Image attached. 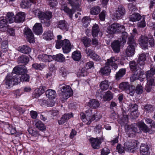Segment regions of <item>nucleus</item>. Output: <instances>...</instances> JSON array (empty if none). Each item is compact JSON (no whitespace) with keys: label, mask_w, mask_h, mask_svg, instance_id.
I'll return each instance as SVG.
<instances>
[{"label":"nucleus","mask_w":155,"mask_h":155,"mask_svg":"<svg viewBox=\"0 0 155 155\" xmlns=\"http://www.w3.org/2000/svg\"><path fill=\"white\" fill-rule=\"evenodd\" d=\"M62 47L63 52L67 54L70 51L72 46L71 45L68 39L63 40H57L56 44V47L57 49H60Z\"/></svg>","instance_id":"nucleus-1"},{"label":"nucleus","mask_w":155,"mask_h":155,"mask_svg":"<svg viewBox=\"0 0 155 155\" xmlns=\"http://www.w3.org/2000/svg\"><path fill=\"white\" fill-rule=\"evenodd\" d=\"M125 30L124 27L118 23H114L108 26L107 28V32L110 34L119 33L124 31Z\"/></svg>","instance_id":"nucleus-2"},{"label":"nucleus","mask_w":155,"mask_h":155,"mask_svg":"<svg viewBox=\"0 0 155 155\" xmlns=\"http://www.w3.org/2000/svg\"><path fill=\"white\" fill-rule=\"evenodd\" d=\"M15 74L14 75L13 74H8L6 76L5 78V84L8 87L17 85L20 83V77Z\"/></svg>","instance_id":"nucleus-3"},{"label":"nucleus","mask_w":155,"mask_h":155,"mask_svg":"<svg viewBox=\"0 0 155 155\" xmlns=\"http://www.w3.org/2000/svg\"><path fill=\"white\" fill-rule=\"evenodd\" d=\"M59 88L62 92L61 98L63 99V101L66 100L72 95L73 92L69 86L66 85L64 84H60Z\"/></svg>","instance_id":"nucleus-4"},{"label":"nucleus","mask_w":155,"mask_h":155,"mask_svg":"<svg viewBox=\"0 0 155 155\" xmlns=\"http://www.w3.org/2000/svg\"><path fill=\"white\" fill-rule=\"evenodd\" d=\"M119 58L117 57H112L107 60L106 65L108 66H110L112 68L115 70L118 68L117 64L120 62Z\"/></svg>","instance_id":"nucleus-5"},{"label":"nucleus","mask_w":155,"mask_h":155,"mask_svg":"<svg viewBox=\"0 0 155 155\" xmlns=\"http://www.w3.org/2000/svg\"><path fill=\"white\" fill-rule=\"evenodd\" d=\"M24 34L28 41L30 43H33L34 40V35L31 30L25 28L24 31Z\"/></svg>","instance_id":"nucleus-6"},{"label":"nucleus","mask_w":155,"mask_h":155,"mask_svg":"<svg viewBox=\"0 0 155 155\" xmlns=\"http://www.w3.org/2000/svg\"><path fill=\"white\" fill-rule=\"evenodd\" d=\"M68 3L73 8L76 9L77 10H81L80 6L81 0H67Z\"/></svg>","instance_id":"nucleus-7"},{"label":"nucleus","mask_w":155,"mask_h":155,"mask_svg":"<svg viewBox=\"0 0 155 155\" xmlns=\"http://www.w3.org/2000/svg\"><path fill=\"white\" fill-rule=\"evenodd\" d=\"M126 13V10L124 7L121 5L118 6L116 11L115 15L117 19H120L124 16Z\"/></svg>","instance_id":"nucleus-8"},{"label":"nucleus","mask_w":155,"mask_h":155,"mask_svg":"<svg viewBox=\"0 0 155 155\" xmlns=\"http://www.w3.org/2000/svg\"><path fill=\"white\" fill-rule=\"evenodd\" d=\"M148 39L146 36L142 35L139 39V44L144 49L148 48Z\"/></svg>","instance_id":"nucleus-9"},{"label":"nucleus","mask_w":155,"mask_h":155,"mask_svg":"<svg viewBox=\"0 0 155 155\" xmlns=\"http://www.w3.org/2000/svg\"><path fill=\"white\" fill-rule=\"evenodd\" d=\"M89 141L93 149H98L100 148L101 143L100 140L97 138H91L89 140Z\"/></svg>","instance_id":"nucleus-10"},{"label":"nucleus","mask_w":155,"mask_h":155,"mask_svg":"<svg viewBox=\"0 0 155 155\" xmlns=\"http://www.w3.org/2000/svg\"><path fill=\"white\" fill-rule=\"evenodd\" d=\"M13 72L15 74H19L21 75L24 73L27 72V70L26 67L24 66L19 65L15 67L13 69Z\"/></svg>","instance_id":"nucleus-11"},{"label":"nucleus","mask_w":155,"mask_h":155,"mask_svg":"<svg viewBox=\"0 0 155 155\" xmlns=\"http://www.w3.org/2000/svg\"><path fill=\"white\" fill-rule=\"evenodd\" d=\"M25 14L24 12H20L17 13L15 17V21L16 23L23 22L25 19Z\"/></svg>","instance_id":"nucleus-12"},{"label":"nucleus","mask_w":155,"mask_h":155,"mask_svg":"<svg viewBox=\"0 0 155 155\" xmlns=\"http://www.w3.org/2000/svg\"><path fill=\"white\" fill-rule=\"evenodd\" d=\"M2 18L0 20V30L3 32H5L8 29V21L4 17H1Z\"/></svg>","instance_id":"nucleus-13"},{"label":"nucleus","mask_w":155,"mask_h":155,"mask_svg":"<svg viewBox=\"0 0 155 155\" xmlns=\"http://www.w3.org/2000/svg\"><path fill=\"white\" fill-rule=\"evenodd\" d=\"M38 58L40 61L43 62H50L52 61V56L45 54L39 55Z\"/></svg>","instance_id":"nucleus-14"},{"label":"nucleus","mask_w":155,"mask_h":155,"mask_svg":"<svg viewBox=\"0 0 155 155\" xmlns=\"http://www.w3.org/2000/svg\"><path fill=\"white\" fill-rule=\"evenodd\" d=\"M57 27L63 31H67L68 29V25L65 20H61L58 22Z\"/></svg>","instance_id":"nucleus-15"},{"label":"nucleus","mask_w":155,"mask_h":155,"mask_svg":"<svg viewBox=\"0 0 155 155\" xmlns=\"http://www.w3.org/2000/svg\"><path fill=\"white\" fill-rule=\"evenodd\" d=\"M33 30L36 35H39L41 34L43 32V30L41 24L40 23H36L33 27Z\"/></svg>","instance_id":"nucleus-16"},{"label":"nucleus","mask_w":155,"mask_h":155,"mask_svg":"<svg viewBox=\"0 0 155 155\" xmlns=\"http://www.w3.org/2000/svg\"><path fill=\"white\" fill-rule=\"evenodd\" d=\"M52 16V13L51 12H48L45 13L41 12L38 17L41 20H44L45 19L47 20H49L51 18Z\"/></svg>","instance_id":"nucleus-17"},{"label":"nucleus","mask_w":155,"mask_h":155,"mask_svg":"<svg viewBox=\"0 0 155 155\" xmlns=\"http://www.w3.org/2000/svg\"><path fill=\"white\" fill-rule=\"evenodd\" d=\"M147 58V54L143 53L139 55L138 59V62L139 65L142 68L145 64Z\"/></svg>","instance_id":"nucleus-18"},{"label":"nucleus","mask_w":155,"mask_h":155,"mask_svg":"<svg viewBox=\"0 0 155 155\" xmlns=\"http://www.w3.org/2000/svg\"><path fill=\"white\" fill-rule=\"evenodd\" d=\"M73 117V115L72 113L65 114L61 117L60 120L58 121V123L60 125L62 124Z\"/></svg>","instance_id":"nucleus-19"},{"label":"nucleus","mask_w":155,"mask_h":155,"mask_svg":"<svg viewBox=\"0 0 155 155\" xmlns=\"http://www.w3.org/2000/svg\"><path fill=\"white\" fill-rule=\"evenodd\" d=\"M81 116V118L83 122L86 123L87 124H90L92 121L95 120V118L94 116L92 117L91 118L88 117L86 116L85 114L81 112L80 114Z\"/></svg>","instance_id":"nucleus-20"},{"label":"nucleus","mask_w":155,"mask_h":155,"mask_svg":"<svg viewBox=\"0 0 155 155\" xmlns=\"http://www.w3.org/2000/svg\"><path fill=\"white\" fill-rule=\"evenodd\" d=\"M46 89L45 87H40L39 88L35 90V92L33 94V97L35 98L39 97L45 92Z\"/></svg>","instance_id":"nucleus-21"},{"label":"nucleus","mask_w":155,"mask_h":155,"mask_svg":"<svg viewBox=\"0 0 155 155\" xmlns=\"http://www.w3.org/2000/svg\"><path fill=\"white\" fill-rule=\"evenodd\" d=\"M126 129L127 131L130 132L133 131L135 133H140V130L138 128V123L137 124H134L131 125L130 126H127V127H126Z\"/></svg>","instance_id":"nucleus-22"},{"label":"nucleus","mask_w":155,"mask_h":155,"mask_svg":"<svg viewBox=\"0 0 155 155\" xmlns=\"http://www.w3.org/2000/svg\"><path fill=\"white\" fill-rule=\"evenodd\" d=\"M121 41V40L114 41L111 44L112 48L114 52L118 53L120 51Z\"/></svg>","instance_id":"nucleus-23"},{"label":"nucleus","mask_w":155,"mask_h":155,"mask_svg":"<svg viewBox=\"0 0 155 155\" xmlns=\"http://www.w3.org/2000/svg\"><path fill=\"white\" fill-rule=\"evenodd\" d=\"M128 108V110L131 112V114L132 116H133V115H134V113L133 114V113H135L137 115L134 116L136 117H138V116L139 114H137L136 112V111L138 108V106L137 104H131L129 105Z\"/></svg>","instance_id":"nucleus-24"},{"label":"nucleus","mask_w":155,"mask_h":155,"mask_svg":"<svg viewBox=\"0 0 155 155\" xmlns=\"http://www.w3.org/2000/svg\"><path fill=\"white\" fill-rule=\"evenodd\" d=\"M149 148L147 145L142 144L140 147V152L142 155H149Z\"/></svg>","instance_id":"nucleus-25"},{"label":"nucleus","mask_w":155,"mask_h":155,"mask_svg":"<svg viewBox=\"0 0 155 155\" xmlns=\"http://www.w3.org/2000/svg\"><path fill=\"white\" fill-rule=\"evenodd\" d=\"M18 49L19 51L24 54H28L31 51V48L26 45H23L20 46L18 47Z\"/></svg>","instance_id":"nucleus-26"},{"label":"nucleus","mask_w":155,"mask_h":155,"mask_svg":"<svg viewBox=\"0 0 155 155\" xmlns=\"http://www.w3.org/2000/svg\"><path fill=\"white\" fill-rule=\"evenodd\" d=\"M35 127L39 130L43 131L45 130L46 127L44 123L40 120H36L35 121Z\"/></svg>","instance_id":"nucleus-27"},{"label":"nucleus","mask_w":155,"mask_h":155,"mask_svg":"<svg viewBox=\"0 0 155 155\" xmlns=\"http://www.w3.org/2000/svg\"><path fill=\"white\" fill-rule=\"evenodd\" d=\"M138 128L139 130H142L144 132L147 133L149 131V129L147 126L143 122L141 121L138 123Z\"/></svg>","instance_id":"nucleus-28"},{"label":"nucleus","mask_w":155,"mask_h":155,"mask_svg":"<svg viewBox=\"0 0 155 155\" xmlns=\"http://www.w3.org/2000/svg\"><path fill=\"white\" fill-rule=\"evenodd\" d=\"M141 18V16L138 13H134L129 16L130 21L135 22L139 21Z\"/></svg>","instance_id":"nucleus-29"},{"label":"nucleus","mask_w":155,"mask_h":155,"mask_svg":"<svg viewBox=\"0 0 155 155\" xmlns=\"http://www.w3.org/2000/svg\"><path fill=\"white\" fill-rule=\"evenodd\" d=\"M88 106L91 107L96 109L100 105L99 102L97 100L93 99L90 101L88 103Z\"/></svg>","instance_id":"nucleus-30"},{"label":"nucleus","mask_w":155,"mask_h":155,"mask_svg":"<svg viewBox=\"0 0 155 155\" xmlns=\"http://www.w3.org/2000/svg\"><path fill=\"white\" fill-rule=\"evenodd\" d=\"M17 61L19 63H23L26 64L29 61V58L26 56L21 55L18 58Z\"/></svg>","instance_id":"nucleus-31"},{"label":"nucleus","mask_w":155,"mask_h":155,"mask_svg":"<svg viewBox=\"0 0 155 155\" xmlns=\"http://www.w3.org/2000/svg\"><path fill=\"white\" fill-rule=\"evenodd\" d=\"M111 72V69L109 67L106 65V66L101 68L100 71V72L102 75H108Z\"/></svg>","instance_id":"nucleus-32"},{"label":"nucleus","mask_w":155,"mask_h":155,"mask_svg":"<svg viewBox=\"0 0 155 155\" xmlns=\"http://www.w3.org/2000/svg\"><path fill=\"white\" fill-rule=\"evenodd\" d=\"M113 97V95L111 92L107 91L104 94L103 97V100L105 101H109Z\"/></svg>","instance_id":"nucleus-33"},{"label":"nucleus","mask_w":155,"mask_h":155,"mask_svg":"<svg viewBox=\"0 0 155 155\" xmlns=\"http://www.w3.org/2000/svg\"><path fill=\"white\" fill-rule=\"evenodd\" d=\"M81 41L86 48L90 46L91 44V40L90 38L84 37L81 38Z\"/></svg>","instance_id":"nucleus-34"},{"label":"nucleus","mask_w":155,"mask_h":155,"mask_svg":"<svg viewBox=\"0 0 155 155\" xmlns=\"http://www.w3.org/2000/svg\"><path fill=\"white\" fill-rule=\"evenodd\" d=\"M43 38L46 40H51L53 38V33L50 31L44 33L42 35Z\"/></svg>","instance_id":"nucleus-35"},{"label":"nucleus","mask_w":155,"mask_h":155,"mask_svg":"<svg viewBox=\"0 0 155 155\" xmlns=\"http://www.w3.org/2000/svg\"><path fill=\"white\" fill-rule=\"evenodd\" d=\"M46 96L49 99H54L56 95L55 91L53 90L49 89L47 90L46 92Z\"/></svg>","instance_id":"nucleus-36"},{"label":"nucleus","mask_w":155,"mask_h":155,"mask_svg":"<svg viewBox=\"0 0 155 155\" xmlns=\"http://www.w3.org/2000/svg\"><path fill=\"white\" fill-rule=\"evenodd\" d=\"M135 48L130 46H128L126 50V55L127 56H132L134 54Z\"/></svg>","instance_id":"nucleus-37"},{"label":"nucleus","mask_w":155,"mask_h":155,"mask_svg":"<svg viewBox=\"0 0 155 155\" xmlns=\"http://www.w3.org/2000/svg\"><path fill=\"white\" fill-rule=\"evenodd\" d=\"M14 15L13 13L12 12H9L7 13L6 17L4 18L6 19L10 23H11L14 22L15 21V17L14 16Z\"/></svg>","instance_id":"nucleus-38"},{"label":"nucleus","mask_w":155,"mask_h":155,"mask_svg":"<svg viewBox=\"0 0 155 155\" xmlns=\"http://www.w3.org/2000/svg\"><path fill=\"white\" fill-rule=\"evenodd\" d=\"M52 59L55 60L58 62H62L65 60V58L64 55L61 54H59L52 56Z\"/></svg>","instance_id":"nucleus-39"},{"label":"nucleus","mask_w":155,"mask_h":155,"mask_svg":"<svg viewBox=\"0 0 155 155\" xmlns=\"http://www.w3.org/2000/svg\"><path fill=\"white\" fill-rule=\"evenodd\" d=\"M72 57L73 60L75 61H78L81 59V56L80 51H75L73 52Z\"/></svg>","instance_id":"nucleus-40"},{"label":"nucleus","mask_w":155,"mask_h":155,"mask_svg":"<svg viewBox=\"0 0 155 155\" xmlns=\"http://www.w3.org/2000/svg\"><path fill=\"white\" fill-rule=\"evenodd\" d=\"M31 4L30 0H22L20 5L22 8H25L29 7Z\"/></svg>","instance_id":"nucleus-41"},{"label":"nucleus","mask_w":155,"mask_h":155,"mask_svg":"<svg viewBox=\"0 0 155 155\" xmlns=\"http://www.w3.org/2000/svg\"><path fill=\"white\" fill-rule=\"evenodd\" d=\"M127 44L129 45L128 46H130L135 47L137 46V44L135 40L134 39V36L131 35L128 37Z\"/></svg>","instance_id":"nucleus-42"},{"label":"nucleus","mask_w":155,"mask_h":155,"mask_svg":"<svg viewBox=\"0 0 155 155\" xmlns=\"http://www.w3.org/2000/svg\"><path fill=\"white\" fill-rule=\"evenodd\" d=\"M100 31L98 25L95 24L93 26L92 29V35L94 37L97 36Z\"/></svg>","instance_id":"nucleus-43"},{"label":"nucleus","mask_w":155,"mask_h":155,"mask_svg":"<svg viewBox=\"0 0 155 155\" xmlns=\"http://www.w3.org/2000/svg\"><path fill=\"white\" fill-rule=\"evenodd\" d=\"M144 110L148 113H152L154 109V106L150 104H147L144 106Z\"/></svg>","instance_id":"nucleus-44"},{"label":"nucleus","mask_w":155,"mask_h":155,"mask_svg":"<svg viewBox=\"0 0 155 155\" xmlns=\"http://www.w3.org/2000/svg\"><path fill=\"white\" fill-rule=\"evenodd\" d=\"M108 82V81L106 80L102 81L100 84L101 89L102 90H107L109 86Z\"/></svg>","instance_id":"nucleus-45"},{"label":"nucleus","mask_w":155,"mask_h":155,"mask_svg":"<svg viewBox=\"0 0 155 155\" xmlns=\"http://www.w3.org/2000/svg\"><path fill=\"white\" fill-rule=\"evenodd\" d=\"M125 70L124 69H121L116 74V80H119L125 73Z\"/></svg>","instance_id":"nucleus-46"},{"label":"nucleus","mask_w":155,"mask_h":155,"mask_svg":"<svg viewBox=\"0 0 155 155\" xmlns=\"http://www.w3.org/2000/svg\"><path fill=\"white\" fill-rule=\"evenodd\" d=\"M100 12V9L99 7L94 6L91 9L90 13L92 15H97Z\"/></svg>","instance_id":"nucleus-47"},{"label":"nucleus","mask_w":155,"mask_h":155,"mask_svg":"<svg viewBox=\"0 0 155 155\" xmlns=\"http://www.w3.org/2000/svg\"><path fill=\"white\" fill-rule=\"evenodd\" d=\"M88 74V73L85 68H82L81 69H79L78 75L79 77H84L87 75Z\"/></svg>","instance_id":"nucleus-48"},{"label":"nucleus","mask_w":155,"mask_h":155,"mask_svg":"<svg viewBox=\"0 0 155 155\" xmlns=\"http://www.w3.org/2000/svg\"><path fill=\"white\" fill-rule=\"evenodd\" d=\"M129 87L130 85L127 82L121 83L119 85V87L120 89L126 91L129 88Z\"/></svg>","instance_id":"nucleus-49"},{"label":"nucleus","mask_w":155,"mask_h":155,"mask_svg":"<svg viewBox=\"0 0 155 155\" xmlns=\"http://www.w3.org/2000/svg\"><path fill=\"white\" fill-rule=\"evenodd\" d=\"M131 145V147L132 149V153H133L134 151V149L136 148L137 147L138 142L135 140H131L129 141Z\"/></svg>","instance_id":"nucleus-50"},{"label":"nucleus","mask_w":155,"mask_h":155,"mask_svg":"<svg viewBox=\"0 0 155 155\" xmlns=\"http://www.w3.org/2000/svg\"><path fill=\"white\" fill-rule=\"evenodd\" d=\"M82 21L84 25L87 27L89 25L91 22L90 18L88 17H85L82 19Z\"/></svg>","instance_id":"nucleus-51"},{"label":"nucleus","mask_w":155,"mask_h":155,"mask_svg":"<svg viewBox=\"0 0 155 155\" xmlns=\"http://www.w3.org/2000/svg\"><path fill=\"white\" fill-rule=\"evenodd\" d=\"M138 72L139 80L140 81H142L145 78H147L146 74H144V72L140 70H138Z\"/></svg>","instance_id":"nucleus-52"},{"label":"nucleus","mask_w":155,"mask_h":155,"mask_svg":"<svg viewBox=\"0 0 155 155\" xmlns=\"http://www.w3.org/2000/svg\"><path fill=\"white\" fill-rule=\"evenodd\" d=\"M46 3L51 7H54L58 4L57 0H46Z\"/></svg>","instance_id":"nucleus-53"},{"label":"nucleus","mask_w":155,"mask_h":155,"mask_svg":"<svg viewBox=\"0 0 155 155\" xmlns=\"http://www.w3.org/2000/svg\"><path fill=\"white\" fill-rule=\"evenodd\" d=\"M124 150L126 151L132 153V149L129 141H126L124 143Z\"/></svg>","instance_id":"nucleus-54"},{"label":"nucleus","mask_w":155,"mask_h":155,"mask_svg":"<svg viewBox=\"0 0 155 155\" xmlns=\"http://www.w3.org/2000/svg\"><path fill=\"white\" fill-rule=\"evenodd\" d=\"M138 70H137L134 73V74H132L130 78V80L131 82H134L135 80L139 79L138 77Z\"/></svg>","instance_id":"nucleus-55"},{"label":"nucleus","mask_w":155,"mask_h":155,"mask_svg":"<svg viewBox=\"0 0 155 155\" xmlns=\"http://www.w3.org/2000/svg\"><path fill=\"white\" fill-rule=\"evenodd\" d=\"M20 80L24 81H28L29 80V76L26 74H22L20 77Z\"/></svg>","instance_id":"nucleus-56"},{"label":"nucleus","mask_w":155,"mask_h":155,"mask_svg":"<svg viewBox=\"0 0 155 155\" xmlns=\"http://www.w3.org/2000/svg\"><path fill=\"white\" fill-rule=\"evenodd\" d=\"M155 74V69L153 68H151L146 73L147 78L153 77V75Z\"/></svg>","instance_id":"nucleus-57"},{"label":"nucleus","mask_w":155,"mask_h":155,"mask_svg":"<svg viewBox=\"0 0 155 155\" xmlns=\"http://www.w3.org/2000/svg\"><path fill=\"white\" fill-rule=\"evenodd\" d=\"M143 91V87L140 84H137L136 88V93L137 94H141L142 93Z\"/></svg>","instance_id":"nucleus-58"},{"label":"nucleus","mask_w":155,"mask_h":155,"mask_svg":"<svg viewBox=\"0 0 155 155\" xmlns=\"http://www.w3.org/2000/svg\"><path fill=\"white\" fill-rule=\"evenodd\" d=\"M29 133L32 136L38 137L40 135L38 131L34 130L32 129H30L28 131Z\"/></svg>","instance_id":"nucleus-59"},{"label":"nucleus","mask_w":155,"mask_h":155,"mask_svg":"<svg viewBox=\"0 0 155 155\" xmlns=\"http://www.w3.org/2000/svg\"><path fill=\"white\" fill-rule=\"evenodd\" d=\"M85 112L87 117H90L91 118L93 116H94L95 119L96 116H97V114H92V110L91 109H89L86 110Z\"/></svg>","instance_id":"nucleus-60"},{"label":"nucleus","mask_w":155,"mask_h":155,"mask_svg":"<svg viewBox=\"0 0 155 155\" xmlns=\"http://www.w3.org/2000/svg\"><path fill=\"white\" fill-rule=\"evenodd\" d=\"M32 67L37 70H41L44 68V65H42L40 64H38L37 63L33 64L32 65Z\"/></svg>","instance_id":"nucleus-61"},{"label":"nucleus","mask_w":155,"mask_h":155,"mask_svg":"<svg viewBox=\"0 0 155 155\" xmlns=\"http://www.w3.org/2000/svg\"><path fill=\"white\" fill-rule=\"evenodd\" d=\"M130 67L132 71H135L137 68V64L134 61H131L130 62Z\"/></svg>","instance_id":"nucleus-62"},{"label":"nucleus","mask_w":155,"mask_h":155,"mask_svg":"<svg viewBox=\"0 0 155 155\" xmlns=\"http://www.w3.org/2000/svg\"><path fill=\"white\" fill-rule=\"evenodd\" d=\"M63 10L64 12L68 14L69 15V17H70L74 13L73 11L67 7L64 6L63 9Z\"/></svg>","instance_id":"nucleus-63"},{"label":"nucleus","mask_w":155,"mask_h":155,"mask_svg":"<svg viewBox=\"0 0 155 155\" xmlns=\"http://www.w3.org/2000/svg\"><path fill=\"white\" fill-rule=\"evenodd\" d=\"M85 51L87 55V56L90 57L95 52L94 50L90 48H86L85 50Z\"/></svg>","instance_id":"nucleus-64"}]
</instances>
